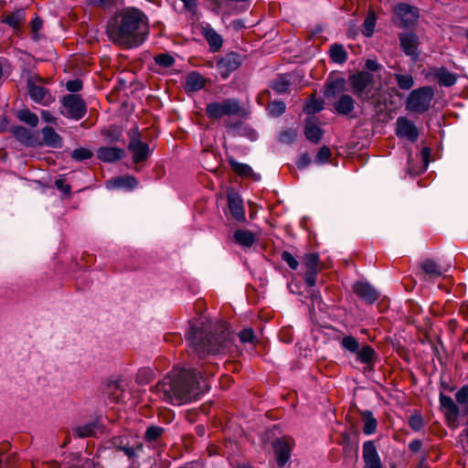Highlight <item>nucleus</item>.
Instances as JSON below:
<instances>
[{
  "label": "nucleus",
  "instance_id": "nucleus-33",
  "mask_svg": "<svg viewBox=\"0 0 468 468\" xmlns=\"http://www.w3.org/2000/svg\"><path fill=\"white\" fill-rule=\"evenodd\" d=\"M25 20L24 9H17L3 19V23L9 25L14 28H17L19 25Z\"/></svg>",
  "mask_w": 468,
  "mask_h": 468
},
{
  "label": "nucleus",
  "instance_id": "nucleus-62",
  "mask_svg": "<svg viewBox=\"0 0 468 468\" xmlns=\"http://www.w3.org/2000/svg\"><path fill=\"white\" fill-rule=\"evenodd\" d=\"M121 450L129 457L133 458L135 455V449L129 446H122Z\"/></svg>",
  "mask_w": 468,
  "mask_h": 468
},
{
  "label": "nucleus",
  "instance_id": "nucleus-37",
  "mask_svg": "<svg viewBox=\"0 0 468 468\" xmlns=\"http://www.w3.org/2000/svg\"><path fill=\"white\" fill-rule=\"evenodd\" d=\"M340 345L342 348L351 353H356L359 348L358 341L352 335L343 337L340 341Z\"/></svg>",
  "mask_w": 468,
  "mask_h": 468
},
{
  "label": "nucleus",
  "instance_id": "nucleus-7",
  "mask_svg": "<svg viewBox=\"0 0 468 468\" xmlns=\"http://www.w3.org/2000/svg\"><path fill=\"white\" fill-rule=\"evenodd\" d=\"M352 91L358 98L367 100L373 84V76L368 72H358L349 78Z\"/></svg>",
  "mask_w": 468,
  "mask_h": 468
},
{
  "label": "nucleus",
  "instance_id": "nucleus-60",
  "mask_svg": "<svg viewBox=\"0 0 468 468\" xmlns=\"http://www.w3.org/2000/svg\"><path fill=\"white\" fill-rule=\"evenodd\" d=\"M366 68L369 70H378L379 68L378 63L376 60L373 59H367L366 62Z\"/></svg>",
  "mask_w": 468,
  "mask_h": 468
},
{
  "label": "nucleus",
  "instance_id": "nucleus-4",
  "mask_svg": "<svg viewBox=\"0 0 468 468\" xmlns=\"http://www.w3.org/2000/svg\"><path fill=\"white\" fill-rule=\"evenodd\" d=\"M433 98V90L429 86L412 90L406 102V109L410 112L422 113L430 108Z\"/></svg>",
  "mask_w": 468,
  "mask_h": 468
},
{
  "label": "nucleus",
  "instance_id": "nucleus-47",
  "mask_svg": "<svg viewBox=\"0 0 468 468\" xmlns=\"http://www.w3.org/2000/svg\"><path fill=\"white\" fill-rule=\"evenodd\" d=\"M164 432V429L158 426H151L145 431V437L148 441H155Z\"/></svg>",
  "mask_w": 468,
  "mask_h": 468
},
{
  "label": "nucleus",
  "instance_id": "nucleus-34",
  "mask_svg": "<svg viewBox=\"0 0 468 468\" xmlns=\"http://www.w3.org/2000/svg\"><path fill=\"white\" fill-rule=\"evenodd\" d=\"M421 268L423 271L430 277L433 278L442 275L441 268L431 260H426L425 261H423Z\"/></svg>",
  "mask_w": 468,
  "mask_h": 468
},
{
  "label": "nucleus",
  "instance_id": "nucleus-9",
  "mask_svg": "<svg viewBox=\"0 0 468 468\" xmlns=\"http://www.w3.org/2000/svg\"><path fill=\"white\" fill-rule=\"evenodd\" d=\"M293 446L294 441L292 438H281L274 442V452L279 466H284L288 463Z\"/></svg>",
  "mask_w": 468,
  "mask_h": 468
},
{
  "label": "nucleus",
  "instance_id": "nucleus-6",
  "mask_svg": "<svg viewBox=\"0 0 468 468\" xmlns=\"http://www.w3.org/2000/svg\"><path fill=\"white\" fill-rule=\"evenodd\" d=\"M60 112L69 119L80 120L86 113V106L79 95L70 94L62 99V109Z\"/></svg>",
  "mask_w": 468,
  "mask_h": 468
},
{
  "label": "nucleus",
  "instance_id": "nucleus-20",
  "mask_svg": "<svg viewBox=\"0 0 468 468\" xmlns=\"http://www.w3.org/2000/svg\"><path fill=\"white\" fill-rule=\"evenodd\" d=\"M29 95L34 101L43 105H48L53 101L46 89L35 84L29 86Z\"/></svg>",
  "mask_w": 468,
  "mask_h": 468
},
{
  "label": "nucleus",
  "instance_id": "nucleus-46",
  "mask_svg": "<svg viewBox=\"0 0 468 468\" xmlns=\"http://www.w3.org/2000/svg\"><path fill=\"white\" fill-rule=\"evenodd\" d=\"M456 401L468 409V386L462 387L455 394Z\"/></svg>",
  "mask_w": 468,
  "mask_h": 468
},
{
  "label": "nucleus",
  "instance_id": "nucleus-28",
  "mask_svg": "<svg viewBox=\"0 0 468 468\" xmlns=\"http://www.w3.org/2000/svg\"><path fill=\"white\" fill-rule=\"evenodd\" d=\"M361 418L364 423L363 432L366 435L373 434L377 430L378 421L370 410H364L361 412Z\"/></svg>",
  "mask_w": 468,
  "mask_h": 468
},
{
  "label": "nucleus",
  "instance_id": "nucleus-5",
  "mask_svg": "<svg viewBox=\"0 0 468 468\" xmlns=\"http://www.w3.org/2000/svg\"><path fill=\"white\" fill-rule=\"evenodd\" d=\"M240 104L236 99H227L222 101H213L207 105L206 113L210 119L218 120L224 116L239 114Z\"/></svg>",
  "mask_w": 468,
  "mask_h": 468
},
{
  "label": "nucleus",
  "instance_id": "nucleus-50",
  "mask_svg": "<svg viewBox=\"0 0 468 468\" xmlns=\"http://www.w3.org/2000/svg\"><path fill=\"white\" fill-rule=\"evenodd\" d=\"M239 340L242 343H254V332L250 328H245L239 334Z\"/></svg>",
  "mask_w": 468,
  "mask_h": 468
},
{
  "label": "nucleus",
  "instance_id": "nucleus-40",
  "mask_svg": "<svg viewBox=\"0 0 468 468\" xmlns=\"http://www.w3.org/2000/svg\"><path fill=\"white\" fill-rule=\"evenodd\" d=\"M319 256L316 253L307 254L303 259V265L306 268L305 271H318Z\"/></svg>",
  "mask_w": 468,
  "mask_h": 468
},
{
  "label": "nucleus",
  "instance_id": "nucleus-8",
  "mask_svg": "<svg viewBox=\"0 0 468 468\" xmlns=\"http://www.w3.org/2000/svg\"><path fill=\"white\" fill-rule=\"evenodd\" d=\"M394 12L396 20L399 22L401 27L413 25L419 18L418 9L406 4L396 5Z\"/></svg>",
  "mask_w": 468,
  "mask_h": 468
},
{
  "label": "nucleus",
  "instance_id": "nucleus-41",
  "mask_svg": "<svg viewBox=\"0 0 468 468\" xmlns=\"http://www.w3.org/2000/svg\"><path fill=\"white\" fill-rule=\"evenodd\" d=\"M91 156L92 152L83 147L75 149L71 154V157L76 161L87 160L90 159Z\"/></svg>",
  "mask_w": 468,
  "mask_h": 468
},
{
  "label": "nucleus",
  "instance_id": "nucleus-11",
  "mask_svg": "<svg viewBox=\"0 0 468 468\" xmlns=\"http://www.w3.org/2000/svg\"><path fill=\"white\" fill-rule=\"evenodd\" d=\"M240 63L239 56L230 52L218 61L217 68L221 77L227 79L232 71L239 67Z\"/></svg>",
  "mask_w": 468,
  "mask_h": 468
},
{
  "label": "nucleus",
  "instance_id": "nucleus-15",
  "mask_svg": "<svg viewBox=\"0 0 468 468\" xmlns=\"http://www.w3.org/2000/svg\"><path fill=\"white\" fill-rule=\"evenodd\" d=\"M440 408L444 413L447 421L450 424H455L457 422L460 410L458 406L455 404L453 399L442 393L440 394Z\"/></svg>",
  "mask_w": 468,
  "mask_h": 468
},
{
  "label": "nucleus",
  "instance_id": "nucleus-55",
  "mask_svg": "<svg viewBox=\"0 0 468 468\" xmlns=\"http://www.w3.org/2000/svg\"><path fill=\"white\" fill-rule=\"evenodd\" d=\"M318 271H305L304 281L310 286L313 287L316 283V273Z\"/></svg>",
  "mask_w": 468,
  "mask_h": 468
},
{
  "label": "nucleus",
  "instance_id": "nucleus-29",
  "mask_svg": "<svg viewBox=\"0 0 468 468\" xmlns=\"http://www.w3.org/2000/svg\"><path fill=\"white\" fill-rule=\"evenodd\" d=\"M100 429L97 422H90L83 425L77 426L73 430V433L79 438H86L96 434Z\"/></svg>",
  "mask_w": 468,
  "mask_h": 468
},
{
  "label": "nucleus",
  "instance_id": "nucleus-49",
  "mask_svg": "<svg viewBox=\"0 0 468 468\" xmlns=\"http://www.w3.org/2000/svg\"><path fill=\"white\" fill-rule=\"evenodd\" d=\"M156 64L163 66L165 68L171 67L175 63V59L172 56L168 54H160L155 57Z\"/></svg>",
  "mask_w": 468,
  "mask_h": 468
},
{
  "label": "nucleus",
  "instance_id": "nucleus-57",
  "mask_svg": "<svg viewBox=\"0 0 468 468\" xmlns=\"http://www.w3.org/2000/svg\"><path fill=\"white\" fill-rule=\"evenodd\" d=\"M55 186H57L58 189H59L65 195H69L70 186H69V185L65 184V181L63 179H57L55 181Z\"/></svg>",
  "mask_w": 468,
  "mask_h": 468
},
{
  "label": "nucleus",
  "instance_id": "nucleus-12",
  "mask_svg": "<svg viewBox=\"0 0 468 468\" xmlns=\"http://www.w3.org/2000/svg\"><path fill=\"white\" fill-rule=\"evenodd\" d=\"M200 33L207 40L209 49L212 52L218 51L223 45L222 37L208 23H201Z\"/></svg>",
  "mask_w": 468,
  "mask_h": 468
},
{
  "label": "nucleus",
  "instance_id": "nucleus-43",
  "mask_svg": "<svg viewBox=\"0 0 468 468\" xmlns=\"http://www.w3.org/2000/svg\"><path fill=\"white\" fill-rule=\"evenodd\" d=\"M269 112L272 116L278 117L285 111V104L281 101H274L269 105Z\"/></svg>",
  "mask_w": 468,
  "mask_h": 468
},
{
  "label": "nucleus",
  "instance_id": "nucleus-44",
  "mask_svg": "<svg viewBox=\"0 0 468 468\" xmlns=\"http://www.w3.org/2000/svg\"><path fill=\"white\" fill-rule=\"evenodd\" d=\"M322 109H323V102L318 100L312 99L306 103L304 112L307 114H314L315 112H320Z\"/></svg>",
  "mask_w": 468,
  "mask_h": 468
},
{
  "label": "nucleus",
  "instance_id": "nucleus-58",
  "mask_svg": "<svg viewBox=\"0 0 468 468\" xmlns=\"http://www.w3.org/2000/svg\"><path fill=\"white\" fill-rule=\"evenodd\" d=\"M310 163H311V158L308 154H305L301 155V157L298 159L297 166L300 169H303L306 166H308Z\"/></svg>",
  "mask_w": 468,
  "mask_h": 468
},
{
  "label": "nucleus",
  "instance_id": "nucleus-56",
  "mask_svg": "<svg viewBox=\"0 0 468 468\" xmlns=\"http://www.w3.org/2000/svg\"><path fill=\"white\" fill-rule=\"evenodd\" d=\"M150 375H151V371L149 369L143 368V369L139 370L137 377H136V381L140 384L145 383L148 381V377Z\"/></svg>",
  "mask_w": 468,
  "mask_h": 468
},
{
  "label": "nucleus",
  "instance_id": "nucleus-39",
  "mask_svg": "<svg viewBox=\"0 0 468 468\" xmlns=\"http://www.w3.org/2000/svg\"><path fill=\"white\" fill-rule=\"evenodd\" d=\"M344 88V80L337 79L335 80H332L327 83L326 90H325V95L327 97L334 96L336 93L343 90Z\"/></svg>",
  "mask_w": 468,
  "mask_h": 468
},
{
  "label": "nucleus",
  "instance_id": "nucleus-32",
  "mask_svg": "<svg viewBox=\"0 0 468 468\" xmlns=\"http://www.w3.org/2000/svg\"><path fill=\"white\" fill-rule=\"evenodd\" d=\"M435 76L441 86L450 87L456 82L455 75L444 69H438Z\"/></svg>",
  "mask_w": 468,
  "mask_h": 468
},
{
  "label": "nucleus",
  "instance_id": "nucleus-21",
  "mask_svg": "<svg viewBox=\"0 0 468 468\" xmlns=\"http://www.w3.org/2000/svg\"><path fill=\"white\" fill-rule=\"evenodd\" d=\"M43 144L51 148H60L62 146L61 136L51 127L42 129Z\"/></svg>",
  "mask_w": 468,
  "mask_h": 468
},
{
  "label": "nucleus",
  "instance_id": "nucleus-19",
  "mask_svg": "<svg viewBox=\"0 0 468 468\" xmlns=\"http://www.w3.org/2000/svg\"><path fill=\"white\" fill-rule=\"evenodd\" d=\"M229 207L231 215L238 221L245 220V211L242 204V199L237 194L231 193L228 196Z\"/></svg>",
  "mask_w": 468,
  "mask_h": 468
},
{
  "label": "nucleus",
  "instance_id": "nucleus-22",
  "mask_svg": "<svg viewBox=\"0 0 468 468\" xmlns=\"http://www.w3.org/2000/svg\"><path fill=\"white\" fill-rule=\"evenodd\" d=\"M98 157L104 162H115L124 155V151L118 147H101L98 150Z\"/></svg>",
  "mask_w": 468,
  "mask_h": 468
},
{
  "label": "nucleus",
  "instance_id": "nucleus-2",
  "mask_svg": "<svg viewBox=\"0 0 468 468\" xmlns=\"http://www.w3.org/2000/svg\"><path fill=\"white\" fill-rule=\"evenodd\" d=\"M186 339L200 357L208 354H225L232 348V336L224 324L199 321L186 333Z\"/></svg>",
  "mask_w": 468,
  "mask_h": 468
},
{
  "label": "nucleus",
  "instance_id": "nucleus-61",
  "mask_svg": "<svg viewBox=\"0 0 468 468\" xmlns=\"http://www.w3.org/2000/svg\"><path fill=\"white\" fill-rule=\"evenodd\" d=\"M421 445H422V443L420 441L415 440L410 443L409 447H410V451H412V452H419L421 448Z\"/></svg>",
  "mask_w": 468,
  "mask_h": 468
},
{
  "label": "nucleus",
  "instance_id": "nucleus-35",
  "mask_svg": "<svg viewBox=\"0 0 468 468\" xmlns=\"http://www.w3.org/2000/svg\"><path fill=\"white\" fill-rule=\"evenodd\" d=\"M357 359L365 364H369L373 361L375 351L369 346H364L356 352Z\"/></svg>",
  "mask_w": 468,
  "mask_h": 468
},
{
  "label": "nucleus",
  "instance_id": "nucleus-3",
  "mask_svg": "<svg viewBox=\"0 0 468 468\" xmlns=\"http://www.w3.org/2000/svg\"><path fill=\"white\" fill-rule=\"evenodd\" d=\"M107 34L112 41L125 48L144 43L148 34L147 18L137 8L127 7L110 20Z\"/></svg>",
  "mask_w": 468,
  "mask_h": 468
},
{
  "label": "nucleus",
  "instance_id": "nucleus-48",
  "mask_svg": "<svg viewBox=\"0 0 468 468\" xmlns=\"http://www.w3.org/2000/svg\"><path fill=\"white\" fill-rule=\"evenodd\" d=\"M330 154V149L327 146H323L316 154L314 157V162L317 164H324L328 161Z\"/></svg>",
  "mask_w": 468,
  "mask_h": 468
},
{
  "label": "nucleus",
  "instance_id": "nucleus-17",
  "mask_svg": "<svg viewBox=\"0 0 468 468\" xmlns=\"http://www.w3.org/2000/svg\"><path fill=\"white\" fill-rule=\"evenodd\" d=\"M354 291L359 298L369 303H374L378 298V292L367 282H356Z\"/></svg>",
  "mask_w": 468,
  "mask_h": 468
},
{
  "label": "nucleus",
  "instance_id": "nucleus-18",
  "mask_svg": "<svg viewBox=\"0 0 468 468\" xmlns=\"http://www.w3.org/2000/svg\"><path fill=\"white\" fill-rule=\"evenodd\" d=\"M13 133L15 137L21 144L27 146H37L40 145L41 142L38 139L37 134L32 133L29 130L25 127H16L13 130Z\"/></svg>",
  "mask_w": 468,
  "mask_h": 468
},
{
  "label": "nucleus",
  "instance_id": "nucleus-10",
  "mask_svg": "<svg viewBox=\"0 0 468 468\" xmlns=\"http://www.w3.org/2000/svg\"><path fill=\"white\" fill-rule=\"evenodd\" d=\"M399 43L404 53L410 57L412 59H417L420 52L418 50L419 47V37L415 33L412 32H404L399 35Z\"/></svg>",
  "mask_w": 468,
  "mask_h": 468
},
{
  "label": "nucleus",
  "instance_id": "nucleus-36",
  "mask_svg": "<svg viewBox=\"0 0 468 468\" xmlns=\"http://www.w3.org/2000/svg\"><path fill=\"white\" fill-rule=\"evenodd\" d=\"M18 118L29 124L32 127H36L38 123V117L36 113L31 112L29 110H21L17 113Z\"/></svg>",
  "mask_w": 468,
  "mask_h": 468
},
{
  "label": "nucleus",
  "instance_id": "nucleus-24",
  "mask_svg": "<svg viewBox=\"0 0 468 468\" xmlns=\"http://www.w3.org/2000/svg\"><path fill=\"white\" fill-rule=\"evenodd\" d=\"M229 164L231 169L239 176L244 177H251L255 181H259L261 179V175L254 173L249 165L239 163L235 160H229Z\"/></svg>",
  "mask_w": 468,
  "mask_h": 468
},
{
  "label": "nucleus",
  "instance_id": "nucleus-59",
  "mask_svg": "<svg viewBox=\"0 0 468 468\" xmlns=\"http://www.w3.org/2000/svg\"><path fill=\"white\" fill-rule=\"evenodd\" d=\"M41 118L47 122L55 123L56 118L48 111L41 112Z\"/></svg>",
  "mask_w": 468,
  "mask_h": 468
},
{
  "label": "nucleus",
  "instance_id": "nucleus-38",
  "mask_svg": "<svg viewBox=\"0 0 468 468\" xmlns=\"http://www.w3.org/2000/svg\"><path fill=\"white\" fill-rule=\"evenodd\" d=\"M399 87L402 90H410L414 85L413 77L410 74H395Z\"/></svg>",
  "mask_w": 468,
  "mask_h": 468
},
{
  "label": "nucleus",
  "instance_id": "nucleus-53",
  "mask_svg": "<svg viewBox=\"0 0 468 468\" xmlns=\"http://www.w3.org/2000/svg\"><path fill=\"white\" fill-rule=\"evenodd\" d=\"M296 136V133L293 130H287L280 134V141L284 144H289L293 141Z\"/></svg>",
  "mask_w": 468,
  "mask_h": 468
},
{
  "label": "nucleus",
  "instance_id": "nucleus-16",
  "mask_svg": "<svg viewBox=\"0 0 468 468\" xmlns=\"http://www.w3.org/2000/svg\"><path fill=\"white\" fill-rule=\"evenodd\" d=\"M129 150L132 152L133 159L135 163L146 160L150 154L148 144L140 141L137 136L131 138L129 143Z\"/></svg>",
  "mask_w": 468,
  "mask_h": 468
},
{
  "label": "nucleus",
  "instance_id": "nucleus-14",
  "mask_svg": "<svg viewBox=\"0 0 468 468\" xmlns=\"http://www.w3.org/2000/svg\"><path fill=\"white\" fill-rule=\"evenodd\" d=\"M363 460L365 468H383L380 457L373 441H367L363 444Z\"/></svg>",
  "mask_w": 468,
  "mask_h": 468
},
{
  "label": "nucleus",
  "instance_id": "nucleus-51",
  "mask_svg": "<svg viewBox=\"0 0 468 468\" xmlns=\"http://www.w3.org/2000/svg\"><path fill=\"white\" fill-rule=\"evenodd\" d=\"M409 425L415 431H420L423 427V420L421 416L419 414L412 415L410 418Z\"/></svg>",
  "mask_w": 468,
  "mask_h": 468
},
{
  "label": "nucleus",
  "instance_id": "nucleus-42",
  "mask_svg": "<svg viewBox=\"0 0 468 468\" xmlns=\"http://www.w3.org/2000/svg\"><path fill=\"white\" fill-rule=\"evenodd\" d=\"M289 86L290 83L284 77L278 78L271 84L272 89L278 93L286 92L289 89Z\"/></svg>",
  "mask_w": 468,
  "mask_h": 468
},
{
  "label": "nucleus",
  "instance_id": "nucleus-25",
  "mask_svg": "<svg viewBox=\"0 0 468 468\" xmlns=\"http://www.w3.org/2000/svg\"><path fill=\"white\" fill-rule=\"evenodd\" d=\"M206 83V80L197 72H191L186 78L185 88L189 91L200 90Z\"/></svg>",
  "mask_w": 468,
  "mask_h": 468
},
{
  "label": "nucleus",
  "instance_id": "nucleus-13",
  "mask_svg": "<svg viewBox=\"0 0 468 468\" xmlns=\"http://www.w3.org/2000/svg\"><path fill=\"white\" fill-rule=\"evenodd\" d=\"M396 134L413 143L418 139V130L414 123L406 117H399L396 122Z\"/></svg>",
  "mask_w": 468,
  "mask_h": 468
},
{
  "label": "nucleus",
  "instance_id": "nucleus-54",
  "mask_svg": "<svg viewBox=\"0 0 468 468\" xmlns=\"http://www.w3.org/2000/svg\"><path fill=\"white\" fill-rule=\"evenodd\" d=\"M68 90L77 92L82 89V82L80 80H69L66 84Z\"/></svg>",
  "mask_w": 468,
  "mask_h": 468
},
{
  "label": "nucleus",
  "instance_id": "nucleus-63",
  "mask_svg": "<svg viewBox=\"0 0 468 468\" xmlns=\"http://www.w3.org/2000/svg\"><path fill=\"white\" fill-rule=\"evenodd\" d=\"M430 153H431V151H430V149H429V148H424V149L422 150L421 154H422V159H423V162H424V168H423V169H426V168H427V165H428V157H429V155H430Z\"/></svg>",
  "mask_w": 468,
  "mask_h": 468
},
{
  "label": "nucleus",
  "instance_id": "nucleus-26",
  "mask_svg": "<svg viewBox=\"0 0 468 468\" xmlns=\"http://www.w3.org/2000/svg\"><path fill=\"white\" fill-rule=\"evenodd\" d=\"M355 101L350 95H342L334 106L335 111L342 115H346L354 110Z\"/></svg>",
  "mask_w": 468,
  "mask_h": 468
},
{
  "label": "nucleus",
  "instance_id": "nucleus-1",
  "mask_svg": "<svg viewBox=\"0 0 468 468\" xmlns=\"http://www.w3.org/2000/svg\"><path fill=\"white\" fill-rule=\"evenodd\" d=\"M207 389V381L200 372L176 367L154 386L153 391L166 402L181 405L196 399Z\"/></svg>",
  "mask_w": 468,
  "mask_h": 468
},
{
  "label": "nucleus",
  "instance_id": "nucleus-31",
  "mask_svg": "<svg viewBox=\"0 0 468 468\" xmlns=\"http://www.w3.org/2000/svg\"><path fill=\"white\" fill-rule=\"evenodd\" d=\"M330 58L335 63L343 64L347 59V53L342 45L334 44L330 48Z\"/></svg>",
  "mask_w": 468,
  "mask_h": 468
},
{
  "label": "nucleus",
  "instance_id": "nucleus-27",
  "mask_svg": "<svg viewBox=\"0 0 468 468\" xmlns=\"http://www.w3.org/2000/svg\"><path fill=\"white\" fill-rule=\"evenodd\" d=\"M304 134L309 141L318 143L321 139L322 130L313 119H308L305 124Z\"/></svg>",
  "mask_w": 468,
  "mask_h": 468
},
{
  "label": "nucleus",
  "instance_id": "nucleus-23",
  "mask_svg": "<svg viewBox=\"0 0 468 468\" xmlns=\"http://www.w3.org/2000/svg\"><path fill=\"white\" fill-rule=\"evenodd\" d=\"M107 188H124V189H133L137 186V181L133 176H119L109 180L106 184Z\"/></svg>",
  "mask_w": 468,
  "mask_h": 468
},
{
  "label": "nucleus",
  "instance_id": "nucleus-45",
  "mask_svg": "<svg viewBox=\"0 0 468 468\" xmlns=\"http://www.w3.org/2000/svg\"><path fill=\"white\" fill-rule=\"evenodd\" d=\"M376 25V19L374 16H367L364 23L362 32L366 37L372 36Z\"/></svg>",
  "mask_w": 468,
  "mask_h": 468
},
{
  "label": "nucleus",
  "instance_id": "nucleus-30",
  "mask_svg": "<svg viewBox=\"0 0 468 468\" xmlns=\"http://www.w3.org/2000/svg\"><path fill=\"white\" fill-rule=\"evenodd\" d=\"M235 241L243 247H251L255 242V236L250 230L238 229L234 233Z\"/></svg>",
  "mask_w": 468,
  "mask_h": 468
},
{
  "label": "nucleus",
  "instance_id": "nucleus-52",
  "mask_svg": "<svg viewBox=\"0 0 468 468\" xmlns=\"http://www.w3.org/2000/svg\"><path fill=\"white\" fill-rule=\"evenodd\" d=\"M282 259L290 266L291 269L296 270L298 268L297 260L288 251L282 254Z\"/></svg>",
  "mask_w": 468,
  "mask_h": 468
},
{
  "label": "nucleus",
  "instance_id": "nucleus-64",
  "mask_svg": "<svg viewBox=\"0 0 468 468\" xmlns=\"http://www.w3.org/2000/svg\"><path fill=\"white\" fill-rule=\"evenodd\" d=\"M42 27V21L39 18H35L32 21V28L35 32L38 31Z\"/></svg>",
  "mask_w": 468,
  "mask_h": 468
}]
</instances>
